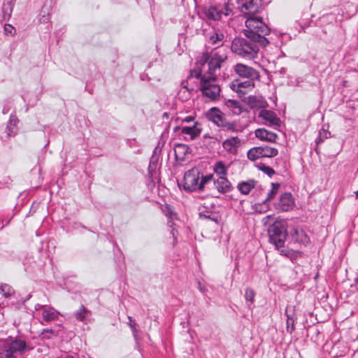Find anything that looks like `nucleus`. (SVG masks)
Here are the masks:
<instances>
[{
    "mask_svg": "<svg viewBox=\"0 0 358 358\" xmlns=\"http://www.w3.org/2000/svg\"><path fill=\"white\" fill-rule=\"evenodd\" d=\"M201 124L199 122H195L194 125L192 127H182L181 129V133L189 135L190 136V139L193 140L201 134Z\"/></svg>",
    "mask_w": 358,
    "mask_h": 358,
    "instance_id": "nucleus-15",
    "label": "nucleus"
},
{
    "mask_svg": "<svg viewBox=\"0 0 358 358\" xmlns=\"http://www.w3.org/2000/svg\"><path fill=\"white\" fill-rule=\"evenodd\" d=\"M255 181L250 180L248 181L240 182L238 185L237 188L241 194L246 195L252 190V189L255 187Z\"/></svg>",
    "mask_w": 358,
    "mask_h": 358,
    "instance_id": "nucleus-23",
    "label": "nucleus"
},
{
    "mask_svg": "<svg viewBox=\"0 0 358 358\" xmlns=\"http://www.w3.org/2000/svg\"><path fill=\"white\" fill-rule=\"evenodd\" d=\"M224 36L223 34L218 32H213L209 37L208 41L213 45L217 44L218 42H221L224 39Z\"/></svg>",
    "mask_w": 358,
    "mask_h": 358,
    "instance_id": "nucleus-31",
    "label": "nucleus"
},
{
    "mask_svg": "<svg viewBox=\"0 0 358 358\" xmlns=\"http://www.w3.org/2000/svg\"><path fill=\"white\" fill-rule=\"evenodd\" d=\"M259 117L262 118L269 125H280V120L277 117L275 113L273 111L268 110H262L259 113Z\"/></svg>",
    "mask_w": 358,
    "mask_h": 358,
    "instance_id": "nucleus-14",
    "label": "nucleus"
},
{
    "mask_svg": "<svg viewBox=\"0 0 358 358\" xmlns=\"http://www.w3.org/2000/svg\"><path fill=\"white\" fill-rule=\"evenodd\" d=\"M14 289L8 284L2 283L0 285V294L5 298H8L14 294Z\"/></svg>",
    "mask_w": 358,
    "mask_h": 358,
    "instance_id": "nucleus-29",
    "label": "nucleus"
},
{
    "mask_svg": "<svg viewBox=\"0 0 358 358\" xmlns=\"http://www.w3.org/2000/svg\"><path fill=\"white\" fill-rule=\"evenodd\" d=\"M271 186H272V188L268 193L267 197L264 202V203L266 201L271 200L276 195V194L278 193V191L279 189V187H280V184L273 182V183H271Z\"/></svg>",
    "mask_w": 358,
    "mask_h": 358,
    "instance_id": "nucleus-33",
    "label": "nucleus"
},
{
    "mask_svg": "<svg viewBox=\"0 0 358 358\" xmlns=\"http://www.w3.org/2000/svg\"><path fill=\"white\" fill-rule=\"evenodd\" d=\"M44 307H48V306H47L41 305V304H36V306H35V309L36 310L41 309L42 311H43V309H44Z\"/></svg>",
    "mask_w": 358,
    "mask_h": 358,
    "instance_id": "nucleus-45",
    "label": "nucleus"
},
{
    "mask_svg": "<svg viewBox=\"0 0 358 358\" xmlns=\"http://www.w3.org/2000/svg\"><path fill=\"white\" fill-rule=\"evenodd\" d=\"M15 28L10 24H6L4 31L6 34L13 35L15 33Z\"/></svg>",
    "mask_w": 358,
    "mask_h": 358,
    "instance_id": "nucleus-42",
    "label": "nucleus"
},
{
    "mask_svg": "<svg viewBox=\"0 0 358 358\" xmlns=\"http://www.w3.org/2000/svg\"><path fill=\"white\" fill-rule=\"evenodd\" d=\"M292 238L296 242L306 244L308 243V237L301 229L294 228L292 231Z\"/></svg>",
    "mask_w": 358,
    "mask_h": 358,
    "instance_id": "nucleus-20",
    "label": "nucleus"
},
{
    "mask_svg": "<svg viewBox=\"0 0 358 358\" xmlns=\"http://www.w3.org/2000/svg\"><path fill=\"white\" fill-rule=\"evenodd\" d=\"M259 169L262 172H264V173L267 174L270 177H271L275 173V171L272 168H271V167H269L268 166H266L264 164H262V165L259 166Z\"/></svg>",
    "mask_w": 358,
    "mask_h": 358,
    "instance_id": "nucleus-38",
    "label": "nucleus"
},
{
    "mask_svg": "<svg viewBox=\"0 0 358 358\" xmlns=\"http://www.w3.org/2000/svg\"><path fill=\"white\" fill-rule=\"evenodd\" d=\"M206 117L217 127H220L225 119L223 113L217 108H210L206 113Z\"/></svg>",
    "mask_w": 358,
    "mask_h": 358,
    "instance_id": "nucleus-12",
    "label": "nucleus"
},
{
    "mask_svg": "<svg viewBox=\"0 0 358 358\" xmlns=\"http://www.w3.org/2000/svg\"><path fill=\"white\" fill-rule=\"evenodd\" d=\"M278 154V149L270 146H259L250 149L247 153L248 158L251 161H255L261 158H272Z\"/></svg>",
    "mask_w": 358,
    "mask_h": 358,
    "instance_id": "nucleus-8",
    "label": "nucleus"
},
{
    "mask_svg": "<svg viewBox=\"0 0 358 358\" xmlns=\"http://www.w3.org/2000/svg\"><path fill=\"white\" fill-rule=\"evenodd\" d=\"M165 211H166V215L169 216L170 217H171L172 216H173L175 215L173 211L172 208L170 206H166Z\"/></svg>",
    "mask_w": 358,
    "mask_h": 358,
    "instance_id": "nucleus-43",
    "label": "nucleus"
},
{
    "mask_svg": "<svg viewBox=\"0 0 358 358\" xmlns=\"http://www.w3.org/2000/svg\"><path fill=\"white\" fill-rule=\"evenodd\" d=\"M357 196H358V191L357 192Z\"/></svg>",
    "mask_w": 358,
    "mask_h": 358,
    "instance_id": "nucleus-50",
    "label": "nucleus"
},
{
    "mask_svg": "<svg viewBox=\"0 0 358 358\" xmlns=\"http://www.w3.org/2000/svg\"><path fill=\"white\" fill-rule=\"evenodd\" d=\"M271 217V215H267V216H266V217L264 218V220H267L270 219Z\"/></svg>",
    "mask_w": 358,
    "mask_h": 358,
    "instance_id": "nucleus-48",
    "label": "nucleus"
},
{
    "mask_svg": "<svg viewBox=\"0 0 358 358\" xmlns=\"http://www.w3.org/2000/svg\"><path fill=\"white\" fill-rule=\"evenodd\" d=\"M43 14H41L38 18V20L41 23H47L49 20V14L48 13H45L44 10L43 11Z\"/></svg>",
    "mask_w": 358,
    "mask_h": 358,
    "instance_id": "nucleus-41",
    "label": "nucleus"
},
{
    "mask_svg": "<svg viewBox=\"0 0 358 358\" xmlns=\"http://www.w3.org/2000/svg\"><path fill=\"white\" fill-rule=\"evenodd\" d=\"M17 118L15 115H11L10 117V120L8 122L6 132L8 136H15L17 134Z\"/></svg>",
    "mask_w": 358,
    "mask_h": 358,
    "instance_id": "nucleus-21",
    "label": "nucleus"
},
{
    "mask_svg": "<svg viewBox=\"0 0 358 358\" xmlns=\"http://www.w3.org/2000/svg\"><path fill=\"white\" fill-rule=\"evenodd\" d=\"M213 171L218 177H227L228 166L222 161L215 163Z\"/></svg>",
    "mask_w": 358,
    "mask_h": 358,
    "instance_id": "nucleus-22",
    "label": "nucleus"
},
{
    "mask_svg": "<svg viewBox=\"0 0 358 358\" xmlns=\"http://www.w3.org/2000/svg\"><path fill=\"white\" fill-rule=\"evenodd\" d=\"M255 136L261 141L275 142L278 138L277 135L268 131L265 129H257L255 131Z\"/></svg>",
    "mask_w": 358,
    "mask_h": 358,
    "instance_id": "nucleus-16",
    "label": "nucleus"
},
{
    "mask_svg": "<svg viewBox=\"0 0 358 358\" xmlns=\"http://www.w3.org/2000/svg\"><path fill=\"white\" fill-rule=\"evenodd\" d=\"M190 93H191L190 89H189L186 86L182 87L180 88V90L178 92L179 99H182V101H185V100L189 99Z\"/></svg>",
    "mask_w": 358,
    "mask_h": 358,
    "instance_id": "nucleus-34",
    "label": "nucleus"
},
{
    "mask_svg": "<svg viewBox=\"0 0 358 358\" xmlns=\"http://www.w3.org/2000/svg\"><path fill=\"white\" fill-rule=\"evenodd\" d=\"M245 24L246 28L243 31V34H249L252 37L259 39L263 48L268 45L269 41L266 36L270 34L271 29L259 14L252 17H248L245 19Z\"/></svg>",
    "mask_w": 358,
    "mask_h": 358,
    "instance_id": "nucleus-4",
    "label": "nucleus"
},
{
    "mask_svg": "<svg viewBox=\"0 0 358 358\" xmlns=\"http://www.w3.org/2000/svg\"><path fill=\"white\" fill-rule=\"evenodd\" d=\"M269 241L280 250L281 255L292 257L294 251L284 248L285 241L287 236V222L284 220H277L268 229Z\"/></svg>",
    "mask_w": 358,
    "mask_h": 358,
    "instance_id": "nucleus-3",
    "label": "nucleus"
},
{
    "mask_svg": "<svg viewBox=\"0 0 358 358\" xmlns=\"http://www.w3.org/2000/svg\"><path fill=\"white\" fill-rule=\"evenodd\" d=\"M220 10L222 13V15L229 16L232 13V8L229 3H226L224 7Z\"/></svg>",
    "mask_w": 358,
    "mask_h": 358,
    "instance_id": "nucleus-39",
    "label": "nucleus"
},
{
    "mask_svg": "<svg viewBox=\"0 0 358 358\" xmlns=\"http://www.w3.org/2000/svg\"><path fill=\"white\" fill-rule=\"evenodd\" d=\"M199 289L201 292H205V287L203 285H202L200 282H199Z\"/></svg>",
    "mask_w": 358,
    "mask_h": 358,
    "instance_id": "nucleus-46",
    "label": "nucleus"
},
{
    "mask_svg": "<svg viewBox=\"0 0 358 358\" xmlns=\"http://www.w3.org/2000/svg\"><path fill=\"white\" fill-rule=\"evenodd\" d=\"M194 120V117L192 115H189V116H187L185 117L184 119L182 120V122H186V123H189V122H193Z\"/></svg>",
    "mask_w": 358,
    "mask_h": 358,
    "instance_id": "nucleus-44",
    "label": "nucleus"
},
{
    "mask_svg": "<svg viewBox=\"0 0 358 358\" xmlns=\"http://www.w3.org/2000/svg\"><path fill=\"white\" fill-rule=\"evenodd\" d=\"M255 293L253 289H252L250 288H247L245 289V298L246 301H250L251 303H252L255 299Z\"/></svg>",
    "mask_w": 358,
    "mask_h": 358,
    "instance_id": "nucleus-37",
    "label": "nucleus"
},
{
    "mask_svg": "<svg viewBox=\"0 0 358 358\" xmlns=\"http://www.w3.org/2000/svg\"><path fill=\"white\" fill-rule=\"evenodd\" d=\"M189 148L184 144H178L175 148V155L177 159H183V155L188 152Z\"/></svg>",
    "mask_w": 358,
    "mask_h": 358,
    "instance_id": "nucleus-30",
    "label": "nucleus"
},
{
    "mask_svg": "<svg viewBox=\"0 0 358 358\" xmlns=\"http://www.w3.org/2000/svg\"><path fill=\"white\" fill-rule=\"evenodd\" d=\"M90 315V311L87 310L83 305H81L79 310L76 313V317L78 321L85 322L87 318Z\"/></svg>",
    "mask_w": 358,
    "mask_h": 358,
    "instance_id": "nucleus-28",
    "label": "nucleus"
},
{
    "mask_svg": "<svg viewBox=\"0 0 358 358\" xmlns=\"http://www.w3.org/2000/svg\"><path fill=\"white\" fill-rule=\"evenodd\" d=\"M220 127H222L226 131H238L236 123L234 122H227L225 119L221 124Z\"/></svg>",
    "mask_w": 358,
    "mask_h": 358,
    "instance_id": "nucleus-32",
    "label": "nucleus"
},
{
    "mask_svg": "<svg viewBox=\"0 0 358 358\" xmlns=\"http://www.w3.org/2000/svg\"><path fill=\"white\" fill-rule=\"evenodd\" d=\"M238 9L245 19L258 15L262 10L260 0H237Z\"/></svg>",
    "mask_w": 358,
    "mask_h": 358,
    "instance_id": "nucleus-7",
    "label": "nucleus"
},
{
    "mask_svg": "<svg viewBox=\"0 0 358 358\" xmlns=\"http://www.w3.org/2000/svg\"><path fill=\"white\" fill-rule=\"evenodd\" d=\"M224 105L235 115H240L243 111V107L238 101L227 99Z\"/></svg>",
    "mask_w": 358,
    "mask_h": 358,
    "instance_id": "nucleus-19",
    "label": "nucleus"
},
{
    "mask_svg": "<svg viewBox=\"0 0 358 358\" xmlns=\"http://www.w3.org/2000/svg\"><path fill=\"white\" fill-rule=\"evenodd\" d=\"M254 80H255L249 79L248 81L238 83V85L239 87H248L252 89L254 87Z\"/></svg>",
    "mask_w": 358,
    "mask_h": 358,
    "instance_id": "nucleus-40",
    "label": "nucleus"
},
{
    "mask_svg": "<svg viewBox=\"0 0 358 358\" xmlns=\"http://www.w3.org/2000/svg\"><path fill=\"white\" fill-rule=\"evenodd\" d=\"M59 315V313L54 308L48 306L44 307L42 311V317L45 322H51L56 320Z\"/></svg>",
    "mask_w": 358,
    "mask_h": 358,
    "instance_id": "nucleus-17",
    "label": "nucleus"
},
{
    "mask_svg": "<svg viewBox=\"0 0 358 358\" xmlns=\"http://www.w3.org/2000/svg\"><path fill=\"white\" fill-rule=\"evenodd\" d=\"M291 309H292V310H293V307L288 306L286 308V315H287L286 329H287V331L290 334L292 333V331L295 329L294 328V318L292 314L289 313V312L290 311Z\"/></svg>",
    "mask_w": 358,
    "mask_h": 358,
    "instance_id": "nucleus-27",
    "label": "nucleus"
},
{
    "mask_svg": "<svg viewBox=\"0 0 358 358\" xmlns=\"http://www.w3.org/2000/svg\"><path fill=\"white\" fill-rule=\"evenodd\" d=\"M213 179V174L203 176L199 168L194 167L185 172L183 178V187L188 192L202 191L206 184Z\"/></svg>",
    "mask_w": 358,
    "mask_h": 358,
    "instance_id": "nucleus-5",
    "label": "nucleus"
},
{
    "mask_svg": "<svg viewBox=\"0 0 358 358\" xmlns=\"http://www.w3.org/2000/svg\"><path fill=\"white\" fill-rule=\"evenodd\" d=\"M215 188L220 193H227L232 190L233 187L230 181L227 177H218V178L214 181Z\"/></svg>",
    "mask_w": 358,
    "mask_h": 358,
    "instance_id": "nucleus-13",
    "label": "nucleus"
},
{
    "mask_svg": "<svg viewBox=\"0 0 358 358\" xmlns=\"http://www.w3.org/2000/svg\"><path fill=\"white\" fill-rule=\"evenodd\" d=\"M41 336L43 337V338L50 339L51 338V336H57V332L52 330V329H45L42 331Z\"/></svg>",
    "mask_w": 358,
    "mask_h": 358,
    "instance_id": "nucleus-35",
    "label": "nucleus"
},
{
    "mask_svg": "<svg viewBox=\"0 0 358 358\" xmlns=\"http://www.w3.org/2000/svg\"><path fill=\"white\" fill-rule=\"evenodd\" d=\"M13 3L10 1L3 3L2 7L3 18L4 20H9L13 10Z\"/></svg>",
    "mask_w": 358,
    "mask_h": 358,
    "instance_id": "nucleus-26",
    "label": "nucleus"
},
{
    "mask_svg": "<svg viewBox=\"0 0 358 358\" xmlns=\"http://www.w3.org/2000/svg\"><path fill=\"white\" fill-rule=\"evenodd\" d=\"M241 145V140L238 136H231L222 142L224 150L229 155H236Z\"/></svg>",
    "mask_w": 358,
    "mask_h": 358,
    "instance_id": "nucleus-10",
    "label": "nucleus"
},
{
    "mask_svg": "<svg viewBox=\"0 0 358 358\" xmlns=\"http://www.w3.org/2000/svg\"><path fill=\"white\" fill-rule=\"evenodd\" d=\"M128 320H129V325L131 329V331H132V334H133V336L134 337V338L136 340H137V336H138V331L136 328L137 324L136 323V322L132 319V317L131 316H128Z\"/></svg>",
    "mask_w": 358,
    "mask_h": 358,
    "instance_id": "nucleus-36",
    "label": "nucleus"
},
{
    "mask_svg": "<svg viewBox=\"0 0 358 358\" xmlns=\"http://www.w3.org/2000/svg\"><path fill=\"white\" fill-rule=\"evenodd\" d=\"M29 348L23 340H14L0 345V358H16L28 350Z\"/></svg>",
    "mask_w": 358,
    "mask_h": 358,
    "instance_id": "nucleus-6",
    "label": "nucleus"
},
{
    "mask_svg": "<svg viewBox=\"0 0 358 358\" xmlns=\"http://www.w3.org/2000/svg\"><path fill=\"white\" fill-rule=\"evenodd\" d=\"M248 104L252 108H264L267 106L266 101L262 97L255 96L248 97Z\"/></svg>",
    "mask_w": 358,
    "mask_h": 358,
    "instance_id": "nucleus-18",
    "label": "nucleus"
},
{
    "mask_svg": "<svg viewBox=\"0 0 358 358\" xmlns=\"http://www.w3.org/2000/svg\"><path fill=\"white\" fill-rule=\"evenodd\" d=\"M357 282H358V279H357Z\"/></svg>",
    "mask_w": 358,
    "mask_h": 358,
    "instance_id": "nucleus-51",
    "label": "nucleus"
},
{
    "mask_svg": "<svg viewBox=\"0 0 358 358\" xmlns=\"http://www.w3.org/2000/svg\"><path fill=\"white\" fill-rule=\"evenodd\" d=\"M228 48L221 46L210 53H203L201 59L198 62L199 66H204L207 62L208 72L202 74L201 69H194L191 71V76L200 78V90L203 96L210 101L216 100L220 93V87L217 83V74L220 69L224 66L228 58Z\"/></svg>",
    "mask_w": 358,
    "mask_h": 358,
    "instance_id": "nucleus-1",
    "label": "nucleus"
},
{
    "mask_svg": "<svg viewBox=\"0 0 358 358\" xmlns=\"http://www.w3.org/2000/svg\"><path fill=\"white\" fill-rule=\"evenodd\" d=\"M199 217L202 220H208L216 224H218L220 220V217L216 213L210 211H203L199 213Z\"/></svg>",
    "mask_w": 358,
    "mask_h": 358,
    "instance_id": "nucleus-24",
    "label": "nucleus"
},
{
    "mask_svg": "<svg viewBox=\"0 0 358 358\" xmlns=\"http://www.w3.org/2000/svg\"><path fill=\"white\" fill-rule=\"evenodd\" d=\"M294 206V199L290 193L282 194L278 202L275 204L276 210L279 211H288Z\"/></svg>",
    "mask_w": 358,
    "mask_h": 358,
    "instance_id": "nucleus-11",
    "label": "nucleus"
},
{
    "mask_svg": "<svg viewBox=\"0 0 358 358\" xmlns=\"http://www.w3.org/2000/svg\"><path fill=\"white\" fill-rule=\"evenodd\" d=\"M185 86L187 87V81H186V80H183L181 83V87H185Z\"/></svg>",
    "mask_w": 358,
    "mask_h": 358,
    "instance_id": "nucleus-47",
    "label": "nucleus"
},
{
    "mask_svg": "<svg viewBox=\"0 0 358 358\" xmlns=\"http://www.w3.org/2000/svg\"><path fill=\"white\" fill-rule=\"evenodd\" d=\"M172 224H173V222H172V221H171V220H170V221H169V222H168V224H169L170 227H171V226H172Z\"/></svg>",
    "mask_w": 358,
    "mask_h": 358,
    "instance_id": "nucleus-49",
    "label": "nucleus"
},
{
    "mask_svg": "<svg viewBox=\"0 0 358 358\" xmlns=\"http://www.w3.org/2000/svg\"><path fill=\"white\" fill-rule=\"evenodd\" d=\"M244 36L245 38H234L231 44V50L239 57L253 59L257 57L259 47H262L260 40L249 34H244Z\"/></svg>",
    "mask_w": 358,
    "mask_h": 358,
    "instance_id": "nucleus-2",
    "label": "nucleus"
},
{
    "mask_svg": "<svg viewBox=\"0 0 358 358\" xmlns=\"http://www.w3.org/2000/svg\"><path fill=\"white\" fill-rule=\"evenodd\" d=\"M235 72L241 77L250 80H259V73L255 69L243 64H237L234 66Z\"/></svg>",
    "mask_w": 358,
    "mask_h": 358,
    "instance_id": "nucleus-9",
    "label": "nucleus"
},
{
    "mask_svg": "<svg viewBox=\"0 0 358 358\" xmlns=\"http://www.w3.org/2000/svg\"><path fill=\"white\" fill-rule=\"evenodd\" d=\"M206 16L210 20H220L222 13L216 7L212 6L206 10Z\"/></svg>",
    "mask_w": 358,
    "mask_h": 358,
    "instance_id": "nucleus-25",
    "label": "nucleus"
}]
</instances>
